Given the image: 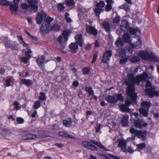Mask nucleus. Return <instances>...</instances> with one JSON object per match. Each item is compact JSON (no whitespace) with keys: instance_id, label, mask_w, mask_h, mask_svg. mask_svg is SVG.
<instances>
[{"instance_id":"obj_1","label":"nucleus","mask_w":159,"mask_h":159,"mask_svg":"<svg viewBox=\"0 0 159 159\" xmlns=\"http://www.w3.org/2000/svg\"><path fill=\"white\" fill-rule=\"evenodd\" d=\"M147 78L148 74L145 73L138 75L135 78L133 73L129 74L128 80L125 81V83L128 86L127 88V92L129 98H126L125 105L121 104L119 106V107L122 112H130V109L128 107L130 104L133 105L136 103L137 95L135 93L134 88L135 84L139 85L140 82L145 81Z\"/></svg>"},{"instance_id":"obj_2","label":"nucleus","mask_w":159,"mask_h":159,"mask_svg":"<svg viewBox=\"0 0 159 159\" xmlns=\"http://www.w3.org/2000/svg\"><path fill=\"white\" fill-rule=\"evenodd\" d=\"M93 144L97 145L99 148L103 149L106 151H109L108 149L105 148L103 145H102L100 142L95 140H91L90 141V142L87 141H84L82 143V145L84 147L93 151L97 150L98 148L93 145Z\"/></svg>"},{"instance_id":"obj_3","label":"nucleus","mask_w":159,"mask_h":159,"mask_svg":"<svg viewBox=\"0 0 159 159\" xmlns=\"http://www.w3.org/2000/svg\"><path fill=\"white\" fill-rule=\"evenodd\" d=\"M138 55L140 57L145 60L159 61V59L156 56L146 51L142 50L139 52Z\"/></svg>"},{"instance_id":"obj_4","label":"nucleus","mask_w":159,"mask_h":159,"mask_svg":"<svg viewBox=\"0 0 159 159\" xmlns=\"http://www.w3.org/2000/svg\"><path fill=\"white\" fill-rule=\"evenodd\" d=\"M145 87L147 88L145 89V92L146 95H149L150 98H152L154 96L158 97L159 95V93L158 91H155V88L154 86L151 87V83L148 80H147Z\"/></svg>"},{"instance_id":"obj_5","label":"nucleus","mask_w":159,"mask_h":159,"mask_svg":"<svg viewBox=\"0 0 159 159\" xmlns=\"http://www.w3.org/2000/svg\"><path fill=\"white\" fill-rule=\"evenodd\" d=\"M53 19L48 16L46 18H45L44 21L41 25L40 30L42 33H46L50 29L51 22L52 21Z\"/></svg>"},{"instance_id":"obj_6","label":"nucleus","mask_w":159,"mask_h":159,"mask_svg":"<svg viewBox=\"0 0 159 159\" xmlns=\"http://www.w3.org/2000/svg\"><path fill=\"white\" fill-rule=\"evenodd\" d=\"M129 132L131 133L135 134L142 141H144L146 140V138L147 135V132L146 131L138 130L133 128L130 129Z\"/></svg>"},{"instance_id":"obj_7","label":"nucleus","mask_w":159,"mask_h":159,"mask_svg":"<svg viewBox=\"0 0 159 159\" xmlns=\"http://www.w3.org/2000/svg\"><path fill=\"white\" fill-rule=\"evenodd\" d=\"M70 34V31L67 30L64 31L62 33L63 37L61 36H59L57 39L60 44H62L63 43L66 44L68 40V36Z\"/></svg>"},{"instance_id":"obj_8","label":"nucleus","mask_w":159,"mask_h":159,"mask_svg":"<svg viewBox=\"0 0 159 159\" xmlns=\"http://www.w3.org/2000/svg\"><path fill=\"white\" fill-rule=\"evenodd\" d=\"M105 6V3L103 1H101L99 3L96 2L94 12L97 16L99 17L100 13L104 10L103 8Z\"/></svg>"},{"instance_id":"obj_9","label":"nucleus","mask_w":159,"mask_h":159,"mask_svg":"<svg viewBox=\"0 0 159 159\" xmlns=\"http://www.w3.org/2000/svg\"><path fill=\"white\" fill-rule=\"evenodd\" d=\"M45 57L44 56L42 55L40 57H38L36 59V61L38 64V66L40 68L41 70L43 71L45 70V66L44 63H46L48 61V60H45Z\"/></svg>"},{"instance_id":"obj_10","label":"nucleus","mask_w":159,"mask_h":159,"mask_svg":"<svg viewBox=\"0 0 159 159\" xmlns=\"http://www.w3.org/2000/svg\"><path fill=\"white\" fill-rule=\"evenodd\" d=\"M112 55V52L110 50L106 51L103 55L102 61L103 63H107L110 60V58Z\"/></svg>"},{"instance_id":"obj_11","label":"nucleus","mask_w":159,"mask_h":159,"mask_svg":"<svg viewBox=\"0 0 159 159\" xmlns=\"http://www.w3.org/2000/svg\"><path fill=\"white\" fill-rule=\"evenodd\" d=\"M86 30L88 33L92 34L93 35L96 36L97 34V30L93 26L87 24L86 26Z\"/></svg>"},{"instance_id":"obj_12","label":"nucleus","mask_w":159,"mask_h":159,"mask_svg":"<svg viewBox=\"0 0 159 159\" xmlns=\"http://www.w3.org/2000/svg\"><path fill=\"white\" fill-rule=\"evenodd\" d=\"M130 27L129 24L127 20H125L122 21L120 27L122 31L125 33H127L129 31Z\"/></svg>"},{"instance_id":"obj_13","label":"nucleus","mask_w":159,"mask_h":159,"mask_svg":"<svg viewBox=\"0 0 159 159\" xmlns=\"http://www.w3.org/2000/svg\"><path fill=\"white\" fill-rule=\"evenodd\" d=\"M47 14L45 12H41L39 13L37 16L36 18V21L37 24H41L43 20V18L44 17V20L45 18H46Z\"/></svg>"},{"instance_id":"obj_14","label":"nucleus","mask_w":159,"mask_h":159,"mask_svg":"<svg viewBox=\"0 0 159 159\" xmlns=\"http://www.w3.org/2000/svg\"><path fill=\"white\" fill-rule=\"evenodd\" d=\"M20 0H14L13 2L14 4H11L9 5L10 8L12 12H16L18 11V5Z\"/></svg>"},{"instance_id":"obj_15","label":"nucleus","mask_w":159,"mask_h":159,"mask_svg":"<svg viewBox=\"0 0 159 159\" xmlns=\"http://www.w3.org/2000/svg\"><path fill=\"white\" fill-rule=\"evenodd\" d=\"M134 124L135 127L136 128H140L142 127V126L144 127H146L148 125V123H143V120L138 119L135 120L134 121Z\"/></svg>"},{"instance_id":"obj_16","label":"nucleus","mask_w":159,"mask_h":159,"mask_svg":"<svg viewBox=\"0 0 159 159\" xmlns=\"http://www.w3.org/2000/svg\"><path fill=\"white\" fill-rule=\"evenodd\" d=\"M71 52L73 54H75L76 53L78 49V46L77 44L75 43H71L69 46Z\"/></svg>"},{"instance_id":"obj_17","label":"nucleus","mask_w":159,"mask_h":159,"mask_svg":"<svg viewBox=\"0 0 159 159\" xmlns=\"http://www.w3.org/2000/svg\"><path fill=\"white\" fill-rule=\"evenodd\" d=\"M82 37V35L81 34H77L75 36L76 43L80 47H82L83 45V40Z\"/></svg>"},{"instance_id":"obj_18","label":"nucleus","mask_w":159,"mask_h":159,"mask_svg":"<svg viewBox=\"0 0 159 159\" xmlns=\"http://www.w3.org/2000/svg\"><path fill=\"white\" fill-rule=\"evenodd\" d=\"M27 1L31 8L35 10L38 9V6L36 5L38 2V0H27Z\"/></svg>"},{"instance_id":"obj_19","label":"nucleus","mask_w":159,"mask_h":159,"mask_svg":"<svg viewBox=\"0 0 159 159\" xmlns=\"http://www.w3.org/2000/svg\"><path fill=\"white\" fill-rule=\"evenodd\" d=\"M126 141L124 140H120L118 146L121 148V150L123 152H125L126 151Z\"/></svg>"},{"instance_id":"obj_20","label":"nucleus","mask_w":159,"mask_h":159,"mask_svg":"<svg viewBox=\"0 0 159 159\" xmlns=\"http://www.w3.org/2000/svg\"><path fill=\"white\" fill-rule=\"evenodd\" d=\"M107 102L112 104H115L117 102L116 96H108L106 98Z\"/></svg>"},{"instance_id":"obj_21","label":"nucleus","mask_w":159,"mask_h":159,"mask_svg":"<svg viewBox=\"0 0 159 159\" xmlns=\"http://www.w3.org/2000/svg\"><path fill=\"white\" fill-rule=\"evenodd\" d=\"M131 47L134 48L138 49L139 48L142 46V42L140 39L138 37V39L134 44L130 43Z\"/></svg>"},{"instance_id":"obj_22","label":"nucleus","mask_w":159,"mask_h":159,"mask_svg":"<svg viewBox=\"0 0 159 159\" xmlns=\"http://www.w3.org/2000/svg\"><path fill=\"white\" fill-rule=\"evenodd\" d=\"M128 116L125 115L123 116L121 120V123L123 126L126 127L128 125Z\"/></svg>"},{"instance_id":"obj_23","label":"nucleus","mask_w":159,"mask_h":159,"mask_svg":"<svg viewBox=\"0 0 159 159\" xmlns=\"http://www.w3.org/2000/svg\"><path fill=\"white\" fill-rule=\"evenodd\" d=\"M37 138L36 135L32 134H28L23 136V139L24 140H33L36 139Z\"/></svg>"},{"instance_id":"obj_24","label":"nucleus","mask_w":159,"mask_h":159,"mask_svg":"<svg viewBox=\"0 0 159 159\" xmlns=\"http://www.w3.org/2000/svg\"><path fill=\"white\" fill-rule=\"evenodd\" d=\"M151 105V103L150 102L143 101L141 103L140 108H143L144 109H148L149 110Z\"/></svg>"},{"instance_id":"obj_25","label":"nucleus","mask_w":159,"mask_h":159,"mask_svg":"<svg viewBox=\"0 0 159 159\" xmlns=\"http://www.w3.org/2000/svg\"><path fill=\"white\" fill-rule=\"evenodd\" d=\"M107 4L105 7V10L107 11H109L112 9L111 4L114 3L112 0H106Z\"/></svg>"},{"instance_id":"obj_26","label":"nucleus","mask_w":159,"mask_h":159,"mask_svg":"<svg viewBox=\"0 0 159 159\" xmlns=\"http://www.w3.org/2000/svg\"><path fill=\"white\" fill-rule=\"evenodd\" d=\"M62 123L64 126L66 127H69L72 124V120L71 118H68L67 120H64Z\"/></svg>"},{"instance_id":"obj_27","label":"nucleus","mask_w":159,"mask_h":159,"mask_svg":"<svg viewBox=\"0 0 159 159\" xmlns=\"http://www.w3.org/2000/svg\"><path fill=\"white\" fill-rule=\"evenodd\" d=\"M58 134L59 136L64 137H67L72 139H74L75 138L74 137L68 134L66 132L64 131L59 132L58 133Z\"/></svg>"},{"instance_id":"obj_28","label":"nucleus","mask_w":159,"mask_h":159,"mask_svg":"<svg viewBox=\"0 0 159 159\" xmlns=\"http://www.w3.org/2000/svg\"><path fill=\"white\" fill-rule=\"evenodd\" d=\"M140 114L145 117H147L148 115L149 110L148 109H144L143 108H140L139 109Z\"/></svg>"},{"instance_id":"obj_29","label":"nucleus","mask_w":159,"mask_h":159,"mask_svg":"<svg viewBox=\"0 0 159 159\" xmlns=\"http://www.w3.org/2000/svg\"><path fill=\"white\" fill-rule=\"evenodd\" d=\"M130 37L128 34H124L122 36V40L123 41L126 43H131Z\"/></svg>"},{"instance_id":"obj_30","label":"nucleus","mask_w":159,"mask_h":159,"mask_svg":"<svg viewBox=\"0 0 159 159\" xmlns=\"http://www.w3.org/2000/svg\"><path fill=\"white\" fill-rule=\"evenodd\" d=\"M102 26L107 32H108L110 31V26L109 23L107 22H104L102 23Z\"/></svg>"},{"instance_id":"obj_31","label":"nucleus","mask_w":159,"mask_h":159,"mask_svg":"<svg viewBox=\"0 0 159 159\" xmlns=\"http://www.w3.org/2000/svg\"><path fill=\"white\" fill-rule=\"evenodd\" d=\"M115 44L116 46L118 47H122L123 45V41L120 38H117V40L115 42Z\"/></svg>"},{"instance_id":"obj_32","label":"nucleus","mask_w":159,"mask_h":159,"mask_svg":"<svg viewBox=\"0 0 159 159\" xmlns=\"http://www.w3.org/2000/svg\"><path fill=\"white\" fill-rule=\"evenodd\" d=\"M69 13L66 12L64 15L65 20L67 23H70L72 22V20L69 17Z\"/></svg>"},{"instance_id":"obj_33","label":"nucleus","mask_w":159,"mask_h":159,"mask_svg":"<svg viewBox=\"0 0 159 159\" xmlns=\"http://www.w3.org/2000/svg\"><path fill=\"white\" fill-rule=\"evenodd\" d=\"M57 7L58 11L60 12L63 11L65 8L64 3H62L57 4Z\"/></svg>"},{"instance_id":"obj_34","label":"nucleus","mask_w":159,"mask_h":159,"mask_svg":"<svg viewBox=\"0 0 159 159\" xmlns=\"http://www.w3.org/2000/svg\"><path fill=\"white\" fill-rule=\"evenodd\" d=\"M129 31L130 34H135L137 32L139 31L137 28L130 27Z\"/></svg>"},{"instance_id":"obj_35","label":"nucleus","mask_w":159,"mask_h":159,"mask_svg":"<svg viewBox=\"0 0 159 159\" xmlns=\"http://www.w3.org/2000/svg\"><path fill=\"white\" fill-rule=\"evenodd\" d=\"M32 82V80L30 79H22L21 80V83L26 85H30Z\"/></svg>"},{"instance_id":"obj_36","label":"nucleus","mask_w":159,"mask_h":159,"mask_svg":"<svg viewBox=\"0 0 159 159\" xmlns=\"http://www.w3.org/2000/svg\"><path fill=\"white\" fill-rule=\"evenodd\" d=\"M146 146V144L144 143H141L136 145L137 148L139 151L143 150Z\"/></svg>"},{"instance_id":"obj_37","label":"nucleus","mask_w":159,"mask_h":159,"mask_svg":"<svg viewBox=\"0 0 159 159\" xmlns=\"http://www.w3.org/2000/svg\"><path fill=\"white\" fill-rule=\"evenodd\" d=\"M41 102L40 101H35L33 106V108L34 109H38L41 106Z\"/></svg>"},{"instance_id":"obj_38","label":"nucleus","mask_w":159,"mask_h":159,"mask_svg":"<svg viewBox=\"0 0 159 159\" xmlns=\"http://www.w3.org/2000/svg\"><path fill=\"white\" fill-rule=\"evenodd\" d=\"M60 25L57 24H55L51 28V29L53 31L57 32L60 30Z\"/></svg>"},{"instance_id":"obj_39","label":"nucleus","mask_w":159,"mask_h":159,"mask_svg":"<svg viewBox=\"0 0 159 159\" xmlns=\"http://www.w3.org/2000/svg\"><path fill=\"white\" fill-rule=\"evenodd\" d=\"M139 58L137 56L132 57L130 60V61L132 63L139 61H140Z\"/></svg>"},{"instance_id":"obj_40","label":"nucleus","mask_w":159,"mask_h":159,"mask_svg":"<svg viewBox=\"0 0 159 159\" xmlns=\"http://www.w3.org/2000/svg\"><path fill=\"white\" fill-rule=\"evenodd\" d=\"M126 52L124 49H121L119 51V57L120 58L125 57L126 56Z\"/></svg>"},{"instance_id":"obj_41","label":"nucleus","mask_w":159,"mask_h":159,"mask_svg":"<svg viewBox=\"0 0 159 159\" xmlns=\"http://www.w3.org/2000/svg\"><path fill=\"white\" fill-rule=\"evenodd\" d=\"M119 8L120 9L124 10L126 11H129L130 10V7L129 6L126 4H125L120 6Z\"/></svg>"},{"instance_id":"obj_42","label":"nucleus","mask_w":159,"mask_h":159,"mask_svg":"<svg viewBox=\"0 0 159 159\" xmlns=\"http://www.w3.org/2000/svg\"><path fill=\"white\" fill-rule=\"evenodd\" d=\"M86 91L89 93L90 95H94V93L91 87H87L85 88Z\"/></svg>"},{"instance_id":"obj_43","label":"nucleus","mask_w":159,"mask_h":159,"mask_svg":"<svg viewBox=\"0 0 159 159\" xmlns=\"http://www.w3.org/2000/svg\"><path fill=\"white\" fill-rule=\"evenodd\" d=\"M11 2L5 0H0V4L2 6L9 5Z\"/></svg>"},{"instance_id":"obj_44","label":"nucleus","mask_w":159,"mask_h":159,"mask_svg":"<svg viewBox=\"0 0 159 159\" xmlns=\"http://www.w3.org/2000/svg\"><path fill=\"white\" fill-rule=\"evenodd\" d=\"M116 99H117V102L118 101H122L124 100V98L121 94H118L116 96Z\"/></svg>"},{"instance_id":"obj_45","label":"nucleus","mask_w":159,"mask_h":159,"mask_svg":"<svg viewBox=\"0 0 159 159\" xmlns=\"http://www.w3.org/2000/svg\"><path fill=\"white\" fill-rule=\"evenodd\" d=\"M66 4L68 6H74L75 4L74 0H67L66 2Z\"/></svg>"},{"instance_id":"obj_46","label":"nucleus","mask_w":159,"mask_h":159,"mask_svg":"<svg viewBox=\"0 0 159 159\" xmlns=\"http://www.w3.org/2000/svg\"><path fill=\"white\" fill-rule=\"evenodd\" d=\"M90 68L88 66H85L83 68V72L84 74H87L89 73V72Z\"/></svg>"},{"instance_id":"obj_47","label":"nucleus","mask_w":159,"mask_h":159,"mask_svg":"<svg viewBox=\"0 0 159 159\" xmlns=\"http://www.w3.org/2000/svg\"><path fill=\"white\" fill-rule=\"evenodd\" d=\"M40 96L39 98V100L42 101L45 100L46 97L44 93L43 92H40Z\"/></svg>"},{"instance_id":"obj_48","label":"nucleus","mask_w":159,"mask_h":159,"mask_svg":"<svg viewBox=\"0 0 159 159\" xmlns=\"http://www.w3.org/2000/svg\"><path fill=\"white\" fill-rule=\"evenodd\" d=\"M120 16L117 15L113 19V22L116 23H118L120 21Z\"/></svg>"},{"instance_id":"obj_49","label":"nucleus","mask_w":159,"mask_h":159,"mask_svg":"<svg viewBox=\"0 0 159 159\" xmlns=\"http://www.w3.org/2000/svg\"><path fill=\"white\" fill-rule=\"evenodd\" d=\"M128 58L127 57L122 58L120 60V63L121 64H125L127 62Z\"/></svg>"},{"instance_id":"obj_50","label":"nucleus","mask_w":159,"mask_h":159,"mask_svg":"<svg viewBox=\"0 0 159 159\" xmlns=\"http://www.w3.org/2000/svg\"><path fill=\"white\" fill-rule=\"evenodd\" d=\"M4 44L6 48L8 49L11 48L12 44L9 43L8 42H4Z\"/></svg>"},{"instance_id":"obj_51","label":"nucleus","mask_w":159,"mask_h":159,"mask_svg":"<svg viewBox=\"0 0 159 159\" xmlns=\"http://www.w3.org/2000/svg\"><path fill=\"white\" fill-rule=\"evenodd\" d=\"M21 6L22 8L24 9H27L29 8V7H30V5H28L25 3H22L21 4Z\"/></svg>"},{"instance_id":"obj_52","label":"nucleus","mask_w":159,"mask_h":159,"mask_svg":"<svg viewBox=\"0 0 159 159\" xmlns=\"http://www.w3.org/2000/svg\"><path fill=\"white\" fill-rule=\"evenodd\" d=\"M16 120L19 124H22L24 122V119L21 117L17 118Z\"/></svg>"},{"instance_id":"obj_53","label":"nucleus","mask_w":159,"mask_h":159,"mask_svg":"<svg viewBox=\"0 0 159 159\" xmlns=\"http://www.w3.org/2000/svg\"><path fill=\"white\" fill-rule=\"evenodd\" d=\"M29 59V58L26 57H23L21 58V61L25 63H27L28 60Z\"/></svg>"},{"instance_id":"obj_54","label":"nucleus","mask_w":159,"mask_h":159,"mask_svg":"<svg viewBox=\"0 0 159 159\" xmlns=\"http://www.w3.org/2000/svg\"><path fill=\"white\" fill-rule=\"evenodd\" d=\"M11 49L14 50H18V48L17 46L15 44H12L11 48Z\"/></svg>"},{"instance_id":"obj_55","label":"nucleus","mask_w":159,"mask_h":159,"mask_svg":"<svg viewBox=\"0 0 159 159\" xmlns=\"http://www.w3.org/2000/svg\"><path fill=\"white\" fill-rule=\"evenodd\" d=\"M5 82L6 83V85L7 86H9L11 85V81L10 79H8L6 80Z\"/></svg>"},{"instance_id":"obj_56","label":"nucleus","mask_w":159,"mask_h":159,"mask_svg":"<svg viewBox=\"0 0 159 159\" xmlns=\"http://www.w3.org/2000/svg\"><path fill=\"white\" fill-rule=\"evenodd\" d=\"M97 54L96 53L94 54L93 60L91 62L92 63H94L96 61L97 58Z\"/></svg>"},{"instance_id":"obj_57","label":"nucleus","mask_w":159,"mask_h":159,"mask_svg":"<svg viewBox=\"0 0 159 159\" xmlns=\"http://www.w3.org/2000/svg\"><path fill=\"white\" fill-rule=\"evenodd\" d=\"M98 155L99 157H101L103 159H106L107 157L106 155L101 153H98Z\"/></svg>"},{"instance_id":"obj_58","label":"nucleus","mask_w":159,"mask_h":159,"mask_svg":"<svg viewBox=\"0 0 159 159\" xmlns=\"http://www.w3.org/2000/svg\"><path fill=\"white\" fill-rule=\"evenodd\" d=\"M14 105L15 106V108L16 110H18L19 103L18 102H14Z\"/></svg>"},{"instance_id":"obj_59","label":"nucleus","mask_w":159,"mask_h":159,"mask_svg":"<svg viewBox=\"0 0 159 159\" xmlns=\"http://www.w3.org/2000/svg\"><path fill=\"white\" fill-rule=\"evenodd\" d=\"M108 155L114 159H122L116 156L111 154H109Z\"/></svg>"},{"instance_id":"obj_60","label":"nucleus","mask_w":159,"mask_h":159,"mask_svg":"<svg viewBox=\"0 0 159 159\" xmlns=\"http://www.w3.org/2000/svg\"><path fill=\"white\" fill-rule=\"evenodd\" d=\"M85 48L86 49L88 50H90L91 48V44L89 43L87 44Z\"/></svg>"},{"instance_id":"obj_61","label":"nucleus","mask_w":159,"mask_h":159,"mask_svg":"<svg viewBox=\"0 0 159 159\" xmlns=\"http://www.w3.org/2000/svg\"><path fill=\"white\" fill-rule=\"evenodd\" d=\"M97 127L95 128V130L97 132H99L100 130L101 125H97Z\"/></svg>"},{"instance_id":"obj_62","label":"nucleus","mask_w":159,"mask_h":159,"mask_svg":"<svg viewBox=\"0 0 159 159\" xmlns=\"http://www.w3.org/2000/svg\"><path fill=\"white\" fill-rule=\"evenodd\" d=\"M17 37L18 40L20 43H22V42L24 41L22 36H18Z\"/></svg>"},{"instance_id":"obj_63","label":"nucleus","mask_w":159,"mask_h":159,"mask_svg":"<svg viewBox=\"0 0 159 159\" xmlns=\"http://www.w3.org/2000/svg\"><path fill=\"white\" fill-rule=\"evenodd\" d=\"M72 84L75 87H77L79 85V83L78 81H75L73 82Z\"/></svg>"},{"instance_id":"obj_64","label":"nucleus","mask_w":159,"mask_h":159,"mask_svg":"<svg viewBox=\"0 0 159 159\" xmlns=\"http://www.w3.org/2000/svg\"><path fill=\"white\" fill-rule=\"evenodd\" d=\"M55 145L59 148H62L63 146V145L62 143H56L55 144Z\"/></svg>"}]
</instances>
